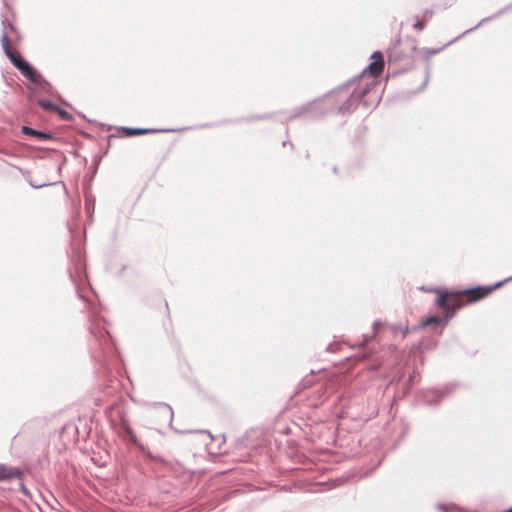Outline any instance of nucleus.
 <instances>
[{"instance_id":"f257e3e1","label":"nucleus","mask_w":512,"mask_h":512,"mask_svg":"<svg viewBox=\"0 0 512 512\" xmlns=\"http://www.w3.org/2000/svg\"><path fill=\"white\" fill-rule=\"evenodd\" d=\"M71 266L68 269L69 277L75 285L79 298L83 300L88 309L89 338L88 347L91 359L104 369V373L109 369L111 361L115 357L111 336L106 329L105 319L100 316V308L87 300L81 294L79 282L85 275V264L79 250L72 249Z\"/></svg>"},{"instance_id":"f03ea898","label":"nucleus","mask_w":512,"mask_h":512,"mask_svg":"<svg viewBox=\"0 0 512 512\" xmlns=\"http://www.w3.org/2000/svg\"><path fill=\"white\" fill-rule=\"evenodd\" d=\"M354 83V79L346 81L344 84L331 90L321 98L307 102L299 107L294 108L286 120L290 121L302 115H309L310 119L316 120L324 117L332 111L338 112V106L343 102V96L347 93L348 88Z\"/></svg>"},{"instance_id":"7ed1b4c3","label":"nucleus","mask_w":512,"mask_h":512,"mask_svg":"<svg viewBox=\"0 0 512 512\" xmlns=\"http://www.w3.org/2000/svg\"><path fill=\"white\" fill-rule=\"evenodd\" d=\"M508 280L509 279H505L503 281L497 282L494 285L478 286L475 288L466 289L464 291H438L439 296L435 300V303L443 311L446 319H450L454 316L455 312L462 306V304L457 300H449V297H455L464 294L467 297V302H475L484 298L495 289L501 287Z\"/></svg>"},{"instance_id":"20e7f679","label":"nucleus","mask_w":512,"mask_h":512,"mask_svg":"<svg viewBox=\"0 0 512 512\" xmlns=\"http://www.w3.org/2000/svg\"><path fill=\"white\" fill-rule=\"evenodd\" d=\"M5 56L10 60L13 66L20 73L35 85H49L42 75L28 62L20 53L14 52L9 45V41L5 40V48L3 49Z\"/></svg>"},{"instance_id":"39448f33","label":"nucleus","mask_w":512,"mask_h":512,"mask_svg":"<svg viewBox=\"0 0 512 512\" xmlns=\"http://www.w3.org/2000/svg\"><path fill=\"white\" fill-rule=\"evenodd\" d=\"M417 49V41L413 37L398 38L395 43L388 48V62H398L404 59H411Z\"/></svg>"},{"instance_id":"423d86ee","label":"nucleus","mask_w":512,"mask_h":512,"mask_svg":"<svg viewBox=\"0 0 512 512\" xmlns=\"http://www.w3.org/2000/svg\"><path fill=\"white\" fill-rule=\"evenodd\" d=\"M370 89V84L365 83L361 84L359 83L352 92L345 93V96H343V102L339 104L338 106V113L341 115H349L351 114L357 104L363 99V97L368 93Z\"/></svg>"},{"instance_id":"0eeeda50","label":"nucleus","mask_w":512,"mask_h":512,"mask_svg":"<svg viewBox=\"0 0 512 512\" xmlns=\"http://www.w3.org/2000/svg\"><path fill=\"white\" fill-rule=\"evenodd\" d=\"M511 8H512V3H511V4H509V5H507V6H505V7H503V8H501V9H500L499 11H497L496 13H494V14H492V15L488 16V17H485V18L481 19V20H480V22H479L478 24H476L474 27H472V28H470V29H468V30L464 31L461 35H459V36H457L456 38H454L453 40L449 41L447 44L443 45L441 48H439V49H434V50H430V51H429V53H430V54H436V53H438L439 51H441V50L445 49L448 45H450V44L454 43L455 41H457L458 39H460L462 36H464V35H466V34H468V33L472 32V31H474V30L478 29V28H479L480 26H482L484 23H487V22H489V21H491V20H494V19H496V18L500 17L502 14H504L506 11H508V10H509V9H511Z\"/></svg>"},{"instance_id":"6e6552de","label":"nucleus","mask_w":512,"mask_h":512,"mask_svg":"<svg viewBox=\"0 0 512 512\" xmlns=\"http://www.w3.org/2000/svg\"><path fill=\"white\" fill-rule=\"evenodd\" d=\"M20 39L19 32L15 25L9 21L7 18L2 19V34H1V45L2 49L5 48V40L16 41Z\"/></svg>"},{"instance_id":"1a4fd4ad","label":"nucleus","mask_w":512,"mask_h":512,"mask_svg":"<svg viewBox=\"0 0 512 512\" xmlns=\"http://www.w3.org/2000/svg\"><path fill=\"white\" fill-rule=\"evenodd\" d=\"M449 388L446 387L444 390L429 389L422 393L423 402L427 405H436L442 398L448 393Z\"/></svg>"},{"instance_id":"9d476101","label":"nucleus","mask_w":512,"mask_h":512,"mask_svg":"<svg viewBox=\"0 0 512 512\" xmlns=\"http://www.w3.org/2000/svg\"><path fill=\"white\" fill-rule=\"evenodd\" d=\"M186 128H180V129H149V128H130V127H123L122 130L125 133L126 136H136V135H143L147 133H157V132H178V131H184Z\"/></svg>"},{"instance_id":"9b49d317","label":"nucleus","mask_w":512,"mask_h":512,"mask_svg":"<svg viewBox=\"0 0 512 512\" xmlns=\"http://www.w3.org/2000/svg\"><path fill=\"white\" fill-rule=\"evenodd\" d=\"M383 69L384 62H378L373 60L358 76L353 78L354 82L360 78H363L367 72L375 79L380 76Z\"/></svg>"},{"instance_id":"f8f14e48","label":"nucleus","mask_w":512,"mask_h":512,"mask_svg":"<svg viewBox=\"0 0 512 512\" xmlns=\"http://www.w3.org/2000/svg\"><path fill=\"white\" fill-rule=\"evenodd\" d=\"M22 474V471L17 467H10L4 464H0V481L20 479Z\"/></svg>"},{"instance_id":"ddd939ff","label":"nucleus","mask_w":512,"mask_h":512,"mask_svg":"<svg viewBox=\"0 0 512 512\" xmlns=\"http://www.w3.org/2000/svg\"><path fill=\"white\" fill-rule=\"evenodd\" d=\"M22 133L27 136L36 138L37 140H52L53 134L47 131H40L29 126H22Z\"/></svg>"},{"instance_id":"4468645a","label":"nucleus","mask_w":512,"mask_h":512,"mask_svg":"<svg viewBox=\"0 0 512 512\" xmlns=\"http://www.w3.org/2000/svg\"><path fill=\"white\" fill-rule=\"evenodd\" d=\"M152 406L154 408L159 409L163 418H165L168 421L169 425L171 426L173 417H174V412H173L172 407L169 404L164 403V402L153 403Z\"/></svg>"},{"instance_id":"2eb2a0df","label":"nucleus","mask_w":512,"mask_h":512,"mask_svg":"<svg viewBox=\"0 0 512 512\" xmlns=\"http://www.w3.org/2000/svg\"><path fill=\"white\" fill-rule=\"evenodd\" d=\"M125 439L135 445L146 457H152L151 451L138 440L134 431H129V434L125 436Z\"/></svg>"},{"instance_id":"dca6fc26","label":"nucleus","mask_w":512,"mask_h":512,"mask_svg":"<svg viewBox=\"0 0 512 512\" xmlns=\"http://www.w3.org/2000/svg\"><path fill=\"white\" fill-rule=\"evenodd\" d=\"M449 319H446L445 316L439 317V316H431L427 318L425 321L422 322L423 327L430 326L432 324L435 325H445Z\"/></svg>"},{"instance_id":"f3484780","label":"nucleus","mask_w":512,"mask_h":512,"mask_svg":"<svg viewBox=\"0 0 512 512\" xmlns=\"http://www.w3.org/2000/svg\"><path fill=\"white\" fill-rule=\"evenodd\" d=\"M37 104L44 110L46 111H55L57 105L52 103L50 100H46V99H39L37 101Z\"/></svg>"},{"instance_id":"a211bd4d","label":"nucleus","mask_w":512,"mask_h":512,"mask_svg":"<svg viewBox=\"0 0 512 512\" xmlns=\"http://www.w3.org/2000/svg\"><path fill=\"white\" fill-rule=\"evenodd\" d=\"M437 508L440 512H464L461 508H458L455 504H438Z\"/></svg>"},{"instance_id":"6ab92c4d","label":"nucleus","mask_w":512,"mask_h":512,"mask_svg":"<svg viewBox=\"0 0 512 512\" xmlns=\"http://www.w3.org/2000/svg\"><path fill=\"white\" fill-rule=\"evenodd\" d=\"M54 112H56V113L58 114V116H59L62 120H64V121H71V120L73 119V116H72V114H71V113H69L68 111H66V110L62 109V108H61V107H59L58 105H57V107H56V109H55V111H54Z\"/></svg>"},{"instance_id":"aec40b11","label":"nucleus","mask_w":512,"mask_h":512,"mask_svg":"<svg viewBox=\"0 0 512 512\" xmlns=\"http://www.w3.org/2000/svg\"><path fill=\"white\" fill-rule=\"evenodd\" d=\"M118 417H119V424H120V427L122 430H124L125 428L130 426V423H129V421L126 417V414L123 410L118 412Z\"/></svg>"},{"instance_id":"412c9836","label":"nucleus","mask_w":512,"mask_h":512,"mask_svg":"<svg viewBox=\"0 0 512 512\" xmlns=\"http://www.w3.org/2000/svg\"><path fill=\"white\" fill-rule=\"evenodd\" d=\"M95 198L92 196H86L85 198V209L87 213H91L94 211Z\"/></svg>"},{"instance_id":"4be33fe9","label":"nucleus","mask_w":512,"mask_h":512,"mask_svg":"<svg viewBox=\"0 0 512 512\" xmlns=\"http://www.w3.org/2000/svg\"><path fill=\"white\" fill-rule=\"evenodd\" d=\"M415 19H416V21H415V23L413 24V28H414L415 30H418V31H422V30H424V28H425V22H426V21H425L424 19H419V17H418V16H416V17H415Z\"/></svg>"},{"instance_id":"5701e85b","label":"nucleus","mask_w":512,"mask_h":512,"mask_svg":"<svg viewBox=\"0 0 512 512\" xmlns=\"http://www.w3.org/2000/svg\"><path fill=\"white\" fill-rule=\"evenodd\" d=\"M29 183H30V186L32 188H35V189H39V188L46 187V186H52V185L56 184V182L34 183V182H31V181Z\"/></svg>"},{"instance_id":"b1692460","label":"nucleus","mask_w":512,"mask_h":512,"mask_svg":"<svg viewBox=\"0 0 512 512\" xmlns=\"http://www.w3.org/2000/svg\"><path fill=\"white\" fill-rule=\"evenodd\" d=\"M370 58L372 59V61L375 60V61H378V62H384L383 55H382V53L380 51H374L371 54Z\"/></svg>"},{"instance_id":"393cba45","label":"nucleus","mask_w":512,"mask_h":512,"mask_svg":"<svg viewBox=\"0 0 512 512\" xmlns=\"http://www.w3.org/2000/svg\"><path fill=\"white\" fill-rule=\"evenodd\" d=\"M434 12L433 10L431 9H425L423 12H422V19H424L425 21L429 20L430 18H432Z\"/></svg>"},{"instance_id":"a878e982","label":"nucleus","mask_w":512,"mask_h":512,"mask_svg":"<svg viewBox=\"0 0 512 512\" xmlns=\"http://www.w3.org/2000/svg\"><path fill=\"white\" fill-rule=\"evenodd\" d=\"M148 458L151 459V460L160 462L162 464H167V461L163 457H161L160 455L152 454V457H148Z\"/></svg>"},{"instance_id":"bb28decb","label":"nucleus","mask_w":512,"mask_h":512,"mask_svg":"<svg viewBox=\"0 0 512 512\" xmlns=\"http://www.w3.org/2000/svg\"><path fill=\"white\" fill-rule=\"evenodd\" d=\"M124 433H125V436L129 434V431H133L131 426H128L127 428H125L124 430H122Z\"/></svg>"},{"instance_id":"cd10ccee","label":"nucleus","mask_w":512,"mask_h":512,"mask_svg":"<svg viewBox=\"0 0 512 512\" xmlns=\"http://www.w3.org/2000/svg\"><path fill=\"white\" fill-rule=\"evenodd\" d=\"M415 377H416L415 375H411V376L409 377V384H411V385H412V384L414 383V381H415Z\"/></svg>"},{"instance_id":"c85d7f7f","label":"nucleus","mask_w":512,"mask_h":512,"mask_svg":"<svg viewBox=\"0 0 512 512\" xmlns=\"http://www.w3.org/2000/svg\"><path fill=\"white\" fill-rule=\"evenodd\" d=\"M427 82H428V75L426 76V78L423 82L422 89L427 85Z\"/></svg>"},{"instance_id":"c756f323","label":"nucleus","mask_w":512,"mask_h":512,"mask_svg":"<svg viewBox=\"0 0 512 512\" xmlns=\"http://www.w3.org/2000/svg\"><path fill=\"white\" fill-rule=\"evenodd\" d=\"M112 409H113V405L111 404V405H109L108 407L105 408V411L108 412V411H110Z\"/></svg>"},{"instance_id":"7c9ffc66","label":"nucleus","mask_w":512,"mask_h":512,"mask_svg":"<svg viewBox=\"0 0 512 512\" xmlns=\"http://www.w3.org/2000/svg\"><path fill=\"white\" fill-rule=\"evenodd\" d=\"M333 172H334V173H337V167H334V168H333Z\"/></svg>"},{"instance_id":"2f4dec72","label":"nucleus","mask_w":512,"mask_h":512,"mask_svg":"<svg viewBox=\"0 0 512 512\" xmlns=\"http://www.w3.org/2000/svg\"><path fill=\"white\" fill-rule=\"evenodd\" d=\"M282 145H283V146H287V142H286V141H283Z\"/></svg>"}]
</instances>
